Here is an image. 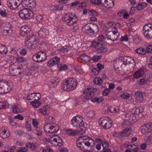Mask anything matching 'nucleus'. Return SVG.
Segmentation results:
<instances>
[{
	"instance_id": "2",
	"label": "nucleus",
	"mask_w": 152,
	"mask_h": 152,
	"mask_svg": "<svg viewBox=\"0 0 152 152\" xmlns=\"http://www.w3.org/2000/svg\"><path fill=\"white\" fill-rule=\"evenodd\" d=\"M143 111V109L142 107H134L130 111L122 112L121 114L126 117H129V118L131 119V121L136 122L137 119L140 118L142 116V113Z\"/></svg>"
},
{
	"instance_id": "48",
	"label": "nucleus",
	"mask_w": 152,
	"mask_h": 152,
	"mask_svg": "<svg viewBox=\"0 0 152 152\" xmlns=\"http://www.w3.org/2000/svg\"><path fill=\"white\" fill-rule=\"evenodd\" d=\"M57 67L60 71H62L67 69V66L65 64H59L58 65Z\"/></svg>"
},
{
	"instance_id": "29",
	"label": "nucleus",
	"mask_w": 152,
	"mask_h": 152,
	"mask_svg": "<svg viewBox=\"0 0 152 152\" xmlns=\"http://www.w3.org/2000/svg\"><path fill=\"white\" fill-rule=\"evenodd\" d=\"M124 116L127 118L125 119L126 121L123 124V126L124 127H129L131 126V124L135 122H133V121H131V119L129 118V117L128 118Z\"/></svg>"
},
{
	"instance_id": "26",
	"label": "nucleus",
	"mask_w": 152,
	"mask_h": 152,
	"mask_svg": "<svg viewBox=\"0 0 152 152\" xmlns=\"http://www.w3.org/2000/svg\"><path fill=\"white\" fill-rule=\"evenodd\" d=\"M102 4L104 6L108 8H111L114 5L112 0H102Z\"/></svg>"
},
{
	"instance_id": "52",
	"label": "nucleus",
	"mask_w": 152,
	"mask_h": 152,
	"mask_svg": "<svg viewBox=\"0 0 152 152\" xmlns=\"http://www.w3.org/2000/svg\"><path fill=\"white\" fill-rule=\"evenodd\" d=\"M32 125L34 128L36 129L38 127V121L36 119H33L32 121Z\"/></svg>"
},
{
	"instance_id": "59",
	"label": "nucleus",
	"mask_w": 152,
	"mask_h": 152,
	"mask_svg": "<svg viewBox=\"0 0 152 152\" xmlns=\"http://www.w3.org/2000/svg\"><path fill=\"white\" fill-rule=\"evenodd\" d=\"M23 0H15V4L17 8L21 4L22 5V2Z\"/></svg>"
},
{
	"instance_id": "54",
	"label": "nucleus",
	"mask_w": 152,
	"mask_h": 152,
	"mask_svg": "<svg viewBox=\"0 0 152 152\" xmlns=\"http://www.w3.org/2000/svg\"><path fill=\"white\" fill-rule=\"evenodd\" d=\"M148 80V79L147 78H142L140 80L139 83L140 85H144L146 83Z\"/></svg>"
},
{
	"instance_id": "30",
	"label": "nucleus",
	"mask_w": 152,
	"mask_h": 152,
	"mask_svg": "<svg viewBox=\"0 0 152 152\" xmlns=\"http://www.w3.org/2000/svg\"><path fill=\"white\" fill-rule=\"evenodd\" d=\"M107 37L105 36L104 37L103 35H101L99 36L98 38V42H99L101 45L102 44H104L105 42L109 44V42L107 40Z\"/></svg>"
},
{
	"instance_id": "22",
	"label": "nucleus",
	"mask_w": 152,
	"mask_h": 152,
	"mask_svg": "<svg viewBox=\"0 0 152 152\" xmlns=\"http://www.w3.org/2000/svg\"><path fill=\"white\" fill-rule=\"evenodd\" d=\"M102 45L98 42H93L91 45V47L96 48L98 51L100 53H104L106 51V49L103 47H100Z\"/></svg>"
},
{
	"instance_id": "19",
	"label": "nucleus",
	"mask_w": 152,
	"mask_h": 152,
	"mask_svg": "<svg viewBox=\"0 0 152 152\" xmlns=\"http://www.w3.org/2000/svg\"><path fill=\"white\" fill-rule=\"evenodd\" d=\"M96 88L93 87L88 88L86 89L83 91L84 93L87 94L86 96L87 97L86 99H88L91 98L94 95V92L97 91Z\"/></svg>"
},
{
	"instance_id": "14",
	"label": "nucleus",
	"mask_w": 152,
	"mask_h": 152,
	"mask_svg": "<svg viewBox=\"0 0 152 152\" xmlns=\"http://www.w3.org/2000/svg\"><path fill=\"white\" fill-rule=\"evenodd\" d=\"M44 129L46 133L53 134L58 130L59 126L56 124H51L47 123L44 125Z\"/></svg>"
},
{
	"instance_id": "38",
	"label": "nucleus",
	"mask_w": 152,
	"mask_h": 152,
	"mask_svg": "<svg viewBox=\"0 0 152 152\" xmlns=\"http://www.w3.org/2000/svg\"><path fill=\"white\" fill-rule=\"evenodd\" d=\"M104 99L102 97H96L94 98H93L91 99V101L93 102H97L98 103H100L101 102L103 101Z\"/></svg>"
},
{
	"instance_id": "51",
	"label": "nucleus",
	"mask_w": 152,
	"mask_h": 152,
	"mask_svg": "<svg viewBox=\"0 0 152 152\" xmlns=\"http://www.w3.org/2000/svg\"><path fill=\"white\" fill-rule=\"evenodd\" d=\"M22 31H24L28 33L30 31V29L28 26H24L22 27L21 28Z\"/></svg>"
},
{
	"instance_id": "10",
	"label": "nucleus",
	"mask_w": 152,
	"mask_h": 152,
	"mask_svg": "<svg viewBox=\"0 0 152 152\" xmlns=\"http://www.w3.org/2000/svg\"><path fill=\"white\" fill-rule=\"evenodd\" d=\"M143 34L145 38L152 39V24L148 23L145 24L143 28Z\"/></svg>"
},
{
	"instance_id": "37",
	"label": "nucleus",
	"mask_w": 152,
	"mask_h": 152,
	"mask_svg": "<svg viewBox=\"0 0 152 152\" xmlns=\"http://www.w3.org/2000/svg\"><path fill=\"white\" fill-rule=\"evenodd\" d=\"M7 48L5 45L0 44V53L5 54L7 53Z\"/></svg>"
},
{
	"instance_id": "24",
	"label": "nucleus",
	"mask_w": 152,
	"mask_h": 152,
	"mask_svg": "<svg viewBox=\"0 0 152 152\" xmlns=\"http://www.w3.org/2000/svg\"><path fill=\"white\" fill-rule=\"evenodd\" d=\"M39 37L41 38H45L49 35V31L45 28H42L38 32Z\"/></svg>"
},
{
	"instance_id": "58",
	"label": "nucleus",
	"mask_w": 152,
	"mask_h": 152,
	"mask_svg": "<svg viewBox=\"0 0 152 152\" xmlns=\"http://www.w3.org/2000/svg\"><path fill=\"white\" fill-rule=\"evenodd\" d=\"M55 65L53 60L52 58L50 59L47 63V66L49 67H52Z\"/></svg>"
},
{
	"instance_id": "64",
	"label": "nucleus",
	"mask_w": 152,
	"mask_h": 152,
	"mask_svg": "<svg viewBox=\"0 0 152 152\" xmlns=\"http://www.w3.org/2000/svg\"><path fill=\"white\" fill-rule=\"evenodd\" d=\"M28 151V149L25 147H22L18 150L17 152H26Z\"/></svg>"
},
{
	"instance_id": "44",
	"label": "nucleus",
	"mask_w": 152,
	"mask_h": 152,
	"mask_svg": "<svg viewBox=\"0 0 152 152\" xmlns=\"http://www.w3.org/2000/svg\"><path fill=\"white\" fill-rule=\"evenodd\" d=\"M135 52L138 54H144L146 53L145 50L142 48L136 49Z\"/></svg>"
},
{
	"instance_id": "43",
	"label": "nucleus",
	"mask_w": 152,
	"mask_h": 152,
	"mask_svg": "<svg viewBox=\"0 0 152 152\" xmlns=\"http://www.w3.org/2000/svg\"><path fill=\"white\" fill-rule=\"evenodd\" d=\"M109 110L111 113H118L120 111V109L118 106L111 107L109 108Z\"/></svg>"
},
{
	"instance_id": "35",
	"label": "nucleus",
	"mask_w": 152,
	"mask_h": 152,
	"mask_svg": "<svg viewBox=\"0 0 152 152\" xmlns=\"http://www.w3.org/2000/svg\"><path fill=\"white\" fill-rule=\"evenodd\" d=\"M7 2L8 6L11 9H15L16 8L15 0H8Z\"/></svg>"
},
{
	"instance_id": "16",
	"label": "nucleus",
	"mask_w": 152,
	"mask_h": 152,
	"mask_svg": "<svg viewBox=\"0 0 152 152\" xmlns=\"http://www.w3.org/2000/svg\"><path fill=\"white\" fill-rule=\"evenodd\" d=\"M47 58V56L46 53L42 51L35 53L33 56L34 61L37 62H40L44 61Z\"/></svg>"
},
{
	"instance_id": "49",
	"label": "nucleus",
	"mask_w": 152,
	"mask_h": 152,
	"mask_svg": "<svg viewBox=\"0 0 152 152\" xmlns=\"http://www.w3.org/2000/svg\"><path fill=\"white\" fill-rule=\"evenodd\" d=\"M95 114L94 111L92 110L87 111L86 113V115L90 118H93Z\"/></svg>"
},
{
	"instance_id": "5",
	"label": "nucleus",
	"mask_w": 152,
	"mask_h": 152,
	"mask_svg": "<svg viewBox=\"0 0 152 152\" xmlns=\"http://www.w3.org/2000/svg\"><path fill=\"white\" fill-rule=\"evenodd\" d=\"M63 20L66 25L71 26L76 24L78 19L75 14L71 12H69L64 15Z\"/></svg>"
},
{
	"instance_id": "33",
	"label": "nucleus",
	"mask_w": 152,
	"mask_h": 152,
	"mask_svg": "<svg viewBox=\"0 0 152 152\" xmlns=\"http://www.w3.org/2000/svg\"><path fill=\"white\" fill-rule=\"evenodd\" d=\"M147 3L144 2H142L137 4L136 7V8L138 10H141L146 7L147 6Z\"/></svg>"
},
{
	"instance_id": "42",
	"label": "nucleus",
	"mask_w": 152,
	"mask_h": 152,
	"mask_svg": "<svg viewBox=\"0 0 152 152\" xmlns=\"http://www.w3.org/2000/svg\"><path fill=\"white\" fill-rule=\"evenodd\" d=\"M60 82V80L58 78V77H53L51 80V83L54 84V86H56L58 83Z\"/></svg>"
},
{
	"instance_id": "45",
	"label": "nucleus",
	"mask_w": 152,
	"mask_h": 152,
	"mask_svg": "<svg viewBox=\"0 0 152 152\" xmlns=\"http://www.w3.org/2000/svg\"><path fill=\"white\" fill-rule=\"evenodd\" d=\"M144 140L145 142L149 144H152V136H151L145 137Z\"/></svg>"
},
{
	"instance_id": "60",
	"label": "nucleus",
	"mask_w": 152,
	"mask_h": 152,
	"mask_svg": "<svg viewBox=\"0 0 152 152\" xmlns=\"http://www.w3.org/2000/svg\"><path fill=\"white\" fill-rule=\"evenodd\" d=\"M26 127L28 131L30 132L32 130L31 125L30 123L28 122L26 123Z\"/></svg>"
},
{
	"instance_id": "12",
	"label": "nucleus",
	"mask_w": 152,
	"mask_h": 152,
	"mask_svg": "<svg viewBox=\"0 0 152 152\" xmlns=\"http://www.w3.org/2000/svg\"><path fill=\"white\" fill-rule=\"evenodd\" d=\"M51 136L48 139H46V140H48V141L53 146H60L63 145L62 140L61 137L57 135H53Z\"/></svg>"
},
{
	"instance_id": "31",
	"label": "nucleus",
	"mask_w": 152,
	"mask_h": 152,
	"mask_svg": "<svg viewBox=\"0 0 152 152\" xmlns=\"http://www.w3.org/2000/svg\"><path fill=\"white\" fill-rule=\"evenodd\" d=\"M131 133V130L129 128H127L125 129L122 131L121 133V135L122 137H127L130 135Z\"/></svg>"
},
{
	"instance_id": "9",
	"label": "nucleus",
	"mask_w": 152,
	"mask_h": 152,
	"mask_svg": "<svg viewBox=\"0 0 152 152\" xmlns=\"http://www.w3.org/2000/svg\"><path fill=\"white\" fill-rule=\"evenodd\" d=\"M98 123L104 129H108L112 125V121L111 119L106 116L101 117L99 119Z\"/></svg>"
},
{
	"instance_id": "28",
	"label": "nucleus",
	"mask_w": 152,
	"mask_h": 152,
	"mask_svg": "<svg viewBox=\"0 0 152 152\" xmlns=\"http://www.w3.org/2000/svg\"><path fill=\"white\" fill-rule=\"evenodd\" d=\"M123 62V64H121V66L124 65H126L129 63H132V61H133V59L131 57L128 56H124L122 59Z\"/></svg>"
},
{
	"instance_id": "27",
	"label": "nucleus",
	"mask_w": 152,
	"mask_h": 152,
	"mask_svg": "<svg viewBox=\"0 0 152 152\" xmlns=\"http://www.w3.org/2000/svg\"><path fill=\"white\" fill-rule=\"evenodd\" d=\"M145 70L143 69H140L136 72L133 76V78L137 79L142 77L145 74Z\"/></svg>"
},
{
	"instance_id": "18",
	"label": "nucleus",
	"mask_w": 152,
	"mask_h": 152,
	"mask_svg": "<svg viewBox=\"0 0 152 152\" xmlns=\"http://www.w3.org/2000/svg\"><path fill=\"white\" fill-rule=\"evenodd\" d=\"M135 99L137 102L142 103L144 101V98L146 96V94L142 91H137L135 93Z\"/></svg>"
},
{
	"instance_id": "20",
	"label": "nucleus",
	"mask_w": 152,
	"mask_h": 152,
	"mask_svg": "<svg viewBox=\"0 0 152 152\" xmlns=\"http://www.w3.org/2000/svg\"><path fill=\"white\" fill-rule=\"evenodd\" d=\"M140 131L142 134L149 133L152 131V124L148 123L141 126Z\"/></svg>"
},
{
	"instance_id": "53",
	"label": "nucleus",
	"mask_w": 152,
	"mask_h": 152,
	"mask_svg": "<svg viewBox=\"0 0 152 152\" xmlns=\"http://www.w3.org/2000/svg\"><path fill=\"white\" fill-rule=\"evenodd\" d=\"M90 1L91 4L96 5H100L102 3V0H90Z\"/></svg>"
},
{
	"instance_id": "39",
	"label": "nucleus",
	"mask_w": 152,
	"mask_h": 152,
	"mask_svg": "<svg viewBox=\"0 0 152 152\" xmlns=\"http://www.w3.org/2000/svg\"><path fill=\"white\" fill-rule=\"evenodd\" d=\"M132 95V94L131 93L129 94L127 92H124L120 94V97L123 99H127L131 96Z\"/></svg>"
},
{
	"instance_id": "7",
	"label": "nucleus",
	"mask_w": 152,
	"mask_h": 152,
	"mask_svg": "<svg viewBox=\"0 0 152 152\" xmlns=\"http://www.w3.org/2000/svg\"><path fill=\"white\" fill-rule=\"evenodd\" d=\"M120 35L117 29L113 28L112 31L107 33L106 34L108 42H109V44H113V42L117 40Z\"/></svg>"
},
{
	"instance_id": "46",
	"label": "nucleus",
	"mask_w": 152,
	"mask_h": 152,
	"mask_svg": "<svg viewBox=\"0 0 152 152\" xmlns=\"http://www.w3.org/2000/svg\"><path fill=\"white\" fill-rule=\"evenodd\" d=\"M33 131L38 136H40L42 134V130L39 128L34 129H33Z\"/></svg>"
},
{
	"instance_id": "56",
	"label": "nucleus",
	"mask_w": 152,
	"mask_h": 152,
	"mask_svg": "<svg viewBox=\"0 0 152 152\" xmlns=\"http://www.w3.org/2000/svg\"><path fill=\"white\" fill-rule=\"evenodd\" d=\"M101 143L103 149L107 148L109 147V143L107 141H103L101 142Z\"/></svg>"
},
{
	"instance_id": "1",
	"label": "nucleus",
	"mask_w": 152,
	"mask_h": 152,
	"mask_svg": "<svg viewBox=\"0 0 152 152\" xmlns=\"http://www.w3.org/2000/svg\"><path fill=\"white\" fill-rule=\"evenodd\" d=\"M95 143L94 140L87 136H83L77 138L76 141L77 146L81 150L84 149L85 145L91 146L92 150H94L93 146Z\"/></svg>"
},
{
	"instance_id": "8",
	"label": "nucleus",
	"mask_w": 152,
	"mask_h": 152,
	"mask_svg": "<svg viewBox=\"0 0 152 152\" xmlns=\"http://www.w3.org/2000/svg\"><path fill=\"white\" fill-rule=\"evenodd\" d=\"M25 44V46L29 49H34L37 47L38 42L34 36L30 35L26 39Z\"/></svg>"
},
{
	"instance_id": "62",
	"label": "nucleus",
	"mask_w": 152,
	"mask_h": 152,
	"mask_svg": "<svg viewBox=\"0 0 152 152\" xmlns=\"http://www.w3.org/2000/svg\"><path fill=\"white\" fill-rule=\"evenodd\" d=\"M140 41V39L137 36H136L134 38L133 42L134 43L137 44Z\"/></svg>"
},
{
	"instance_id": "6",
	"label": "nucleus",
	"mask_w": 152,
	"mask_h": 152,
	"mask_svg": "<svg viewBox=\"0 0 152 152\" xmlns=\"http://www.w3.org/2000/svg\"><path fill=\"white\" fill-rule=\"evenodd\" d=\"M17 63H15L12 64L9 67L10 73L12 75L17 76L23 73V67L21 65L17 66Z\"/></svg>"
},
{
	"instance_id": "21",
	"label": "nucleus",
	"mask_w": 152,
	"mask_h": 152,
	"mask_svg": "<svg viewBox=\"0 0 152 152\" xmlns=\"http://www.w3.org/2000/svg\"><path fill=\"white\" fill-rule=\"evenodd\" d=\"M11 26V25L8 22H6L4 24V29L3 30L4 35H10L12 32Z\"/></svg>"
},
{
	"instance_id": "34",
	"label": "nucleus",
	"mask_w": 152,
	"mask_h": 152,
	"mask_svg": "<svg viewBox=\"0 0 152 152\" xmlns=\"http://www.w3.org/2000/svg\"><path fill=\"white\" fill-rule=\"evenodd\" d=\"M8 11L4 7H2L0 8V15L3 18L6 17L8 16Z\"/></svg>"
},
{
	"instance_id": "32",
	"label": "nucleus",
	"mask_w": 152,
	"mask_h": 152,
	"mask_svg": "<svg viewBox=\"0 0 152 152\" xmlns=\"http://www.w3.org/2000/svg\"><path fill=\"white\" fill-rule=\"evenodd\" d=\"M80 58L87 64L90 63L91 60V58L90 57L84 54H82L80 56Z\"/></svg>"
},
{
	"instance_id": "3",
	"label": "nucleus",
	"mask_w": 152,
	"mask_h": 152,
	"mask_svg": "<svg viewBox=\"0 0 152 152\" xmlns=\"http://www.w3.org/2000/svg\"><path fill=\"white\" fill-rule=\"evenodd\" d=\"M82 30L85 34H89L91 37H93L98 33L99 28L96 24L87 23L83 26Z\"/></svg>"
},
{
	"instance_id": "50",
	"label": "nucleus",
	"mask_w": 152,
	"mask_h": 152,
	"mask_svg": "<svg viewBox=\"0 0 152 152\" xmlns=\"http://www.w3.org/2000/svg\"><path fill=\"white\" fill-rule=\"evenodd\" d=\"M12 111L14 113H17L20 112L21 110L18 106L16 105H14L12 107Z\"/></svg>"
},
{
	"instance_id": "4",
	"label": "nucleus",
	"mask_w": 152,
	"mask_h": 152,
	"mask_svg": "<svg viewBox=\"0 0 152 152\" xmlns=\"http://www.w3.org/2000/svg\"><path fill=\"white\" fill-rule=\"evenodd\" d=\"M77 83L75 79L69 78L64 80L62 83L61 87L64 90L70 91L76 88Z\"/></svg>"
},
{
	"instance_id": "40",
	"label": "nucleus",
	"mask_w": 152,
	"mask_h": 152,
	"mask_svg": "<svg viewBox=\"0 0 152 152\" xmlns=\"http://www.w3.org/2000/svg\"><path fill=\"white\" fill-rule=\"evenodd\" d=\"M38 100H34L31 102V104L34 107L37 108L41 105V102Z\"/></svg>"
},
{
	"instance_id": "41",
	"label": "nucleus",
	"mask_w": 152,
	"mask_h": 152,
	"mask_svg": "<svg viewBox=\"0 0 152 152\" xmlns=\"http://www.w3.org/2000/svg\"><path fill=\"white\" fill-rule=\"evenodd\" d=\"M66 133L68 135L75 136L77 134H78V132L76 130L69 129L66 130Z\"/></svg>"
},
{
	"instance_id": "55",
	"label": "nucleus",
	"mask_w": 152,
	"mask_h": 152,
	"mask_svg": "<svg viewBox=\"0 0 152 152\" xmlns=\"http://www.w3.org/2000/svg\"><path fill=\"white\" fill-rule=\"evenodd\" d=\"M52 59L53 60L55 65L59 63L60 61V58L57 56H55L52 58Z\"/></svg>"
},
{
	"instance_id": "25",
	"label": "nucleus",
	"mask_w": 152,
	"mask_h": 152,
	"mask_svg": "<svg viewBox=\"0 0 152 152\" xmlns=\"http://www.w3.org/2000/svg\"><path fill=\"white\" fill-rule=\"evenodd\" d=\"M10 135V133L7 132L4 127L0 128V137L3 138H6Z\"/></svg>"
},
{
	"instance_id": "13",
	"label": "nucleus",
	"mask_w": 152,
	"mask_h": 152,
	"mask_svg": "<svg viewBox=\"0 0 152 152\" xmlns=\"http://www.w3.org/2000/svg\"><path fill=\"white\" fill-rule=\"evenodd\" d=\"M12 90L9 83L5 80L0 81V93L4 94L8 93Z\"/></svg>"
},
{
	"instance_id": "47",
	"label": "nucleus",
	"mask_w": 152,
	"mask_h": 152,
	"mask_svg": "<svg viewBox=\"0 0 152 152\" xmlns=\"http://www.w3.org/2000/svg\"><path fill=\"white\" fill-rule=\"evenodd\" d=\"M93 82L96 85H99L102 84L103 83V81L101 78L96 77L94 79Z\"/></svg>"
},
{
	"instance_id": "11",
	"label": "nucleus",
	"mask_w": 152,
	"mask_h": 152,
	"mask_svg": "<svg viewBox=\"0 0 152 152\" xmlns=\"http://www.w3.org/2000/svg\"><path fill=\"white\" fill-rule=\"evenodd\" d=\"M83 118L81 115H78L74 116L71 121V123L75 127L79 128L82 127L84 125Z\"/></svg>"
},
{
	"instance_id": "36",
	"label": "nucleus",
	"mask_w": 152,
	"mask_h": 152,
	"mask_svg": "<svg viewBox=\"0 0 152 152\" xmlns=\"http://www.w3.org/2000/svg\"><path fill=\"white\" fill-rule=\"evenodd\" d=\"M48 106L46 105L45 106L43 107L42 108H41L39 110V111L42 114L44 115H47L49 114L48 109L46 107Z\"/></svg>"
},
{
	"instance_id": "61",
	"label": "nucleus",
	"mask_w": 152,
	"mask_h": 152,
	"mask_svg": "<svg viewBox=\"0 0 152 152\" xmlns=\"http://www.w3.org/2000/svg\"><path fill=\"white\" fill-rule=\"evenodd\" d=\"M26 59L22 57H18L16 58V61L19 62H22L25 61Z\"/></svg>"
},
{
	"instance_id": "23",
	"label": "nucleus",
	"mask_w": 152,
	"mask_h": 152,
	"mask_svg": "<svg viewBox=\"0 0 152 152\" xmlns=\"http://www.w3.org/2000/svg\"><path fill=\"white\" fill-rule=\"evenodd\" d=\"M41 97V94L39 93H31L28 94L27 99L28 100H39Z\"/></svg>"
},
{
	"instance_id": "63",
	"label": "nucleus",
	"mask_w": 152,
	"mask_h": 152,
	"mask_svg": "<svg viewBox=\"0 0 152 152\" xmlns=\"http://www.w3.org/2000/svg\"><path fill=\"white\" fill-rule=\"evenodd\" d=\"M146 50L148 53H152V45H148L147 47Z\"/></svg>"
},
{
	"instance_id": "15",
	"label": "nucleus",
	"mask_w": 152,
	"mask_h": 152,
	"mask_svg": "<svg viewBox=\"0 0 152 152\" xmlns=\"http://www.w3.org/2000/svg\"><path fill=\"white\" fill-rule=\"evenodd\" d=\"M33 12L28 9L25 8L20 11L19 13L20 17L26 20L31 18L33 15Z\"/></svg>"
},
{
	"instance_id": "57",
	"label": "nucleus",
	"mask_w": 152,
	"mask_h": 152,
	"mask_svg": "<svg viewBox=\"0 0 152 152\" xmlns=\"http://www.w3.org/2000/svg\"><path fill=\"white\" fill-rule=\"evenodd\" d=\"M43 19V17L42 15H38L36 17V20L39 22H42Z\"/></svg>"
},
{
	"instance_id": "17",
	"label": "nucleus",
	"mask_w": 152,
	"mask_h": 152,
	"mask_svg": "<svg viewBox=\"0 0 152 152\" xmlns=\"http://www.w3.org/2000/svg\"><path fill=\"white\" fill-rule=\"evenodd\" d=\"M22 5L33 9L36 6V3L35 0H23Z\"/></svg>"
}]
</instances>
